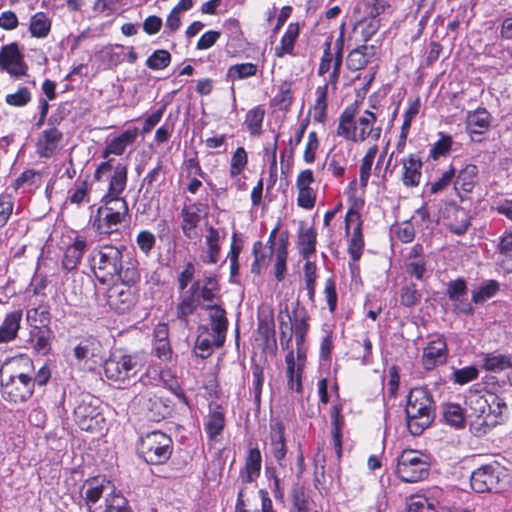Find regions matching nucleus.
Returning <instances> with one entry per match:
<instances>
[{
  "label": "nucleus",
  "mask_w": 512,
  "mask_h": 512,
  "mask_svg": "<svg viewBox=\"0 0 512 512\" xmlns=\"http://www.w3.org/2000/svg\"><path fill=\"white\" fill-rule=\"evenodd\" d=\"M172 449V439L159 430L141 436L137 445L139 456L151 465H161L168 461Z\"/></svg>",
  "instance_id": "nucleus-7"
},
{
  "label": "nucleus",
  "mask_w": 512,
  "mask_h": 512,
  "mask_svg": "<svg viewBox=\"0 0 512 512\" xmlns=\"http://www.w3.org/2000/svg\"><path fill=\"white\" fill-rule=\"evenodd\" d=\"M171 62V55L167 50H156L146 60V65L152 70H161L166 68Z\"/></svg>",
  "instance_id": "nucleus-47"
},
{
  "label": "nucleus",
  "mask_w": 512,
  "mask_h": 512,
  "mask_svg": "<svg viewBox=\"0 0 512 512\" xmlns=\"http://www.w3.org/2000/svg\"><path fill=\"white\" fill-rule=\"evenodd\" d=\"M500 290V284L496 280H486L479 287L472 290V302L482 305L493 298Z\"/></svg>",
  "instance_id": "nucleus-33"
},
{
  "label": "nucleus",
  "mask_w": 512,
  "mask_h": 512,
  "mask_svg": "<svg viewBox=\"0 0 512 512\" xmlns=\"http://www.w3.org/2000/svg\"><path fill=\"white\" fill-rule=\"evenodd\" d=\"M112 160L101 163L95 171V179L103 180L105 176L109 180L107 193L103 196L102 201L106 209L118 214V217L129 216V208L126 200L121 197L127 184V167L123 164H117L112 167Z\"/></svg>",
  "instance_id": "nucleus-3"
},
{
  "label": "nucleus",
  "mask_w": 512,
  "mask_h": 512,
  "mask_svg": "<svg viewBox=\"0 0 512 512\" xmlns=\"http://www.w3.org/2000/svg\"><path fill=\"white\" fill-rule=\"evenodd\" d=\"M271 452L277 460L280 467H284V459L286 456V445L284 438V428L282 424L277 423L271 432Z\"/></svg>",
  "instance_id": "nucleus-32"
},
{
  "label": "nucleus",
  "mask_w": 512,
  "mask_h": 512,
  "mask_svg": "<svg viewBox=\"0 0 512 512\" xmlns=\"http://www.w3.org/2000/svg\"><path fill=\"white\" fill-rule=\"evenodd\" d=\"M115 488L110 482L106 484H99L97 480H93L88 483V488L85 491V501L89 506V510L92 512V508L99 505V501L102 496L107 497V493H111Z\"/></svg>",
  "instance_id": "nucleus-28"
},
{
  "label": "nucleus",
  "mask_w": 512,
  "mask_h": 512,
  "mask_svg": "<svg viewBox=\"0 0 512 512\" xmlns=\"http://www.w3.org/2000/svg\"><path fill=\"white\" fill-rule=\"evenodd\" d=\"M376 121L377 116L369 110L356 119V108L351 105L341 113L336 133L355 143H362L368 138L377 141L381 137L382 128L375 125Z\"/></svg>",
  "instance_id": "nucleus-2"
},
{
  "label": "nucleus",
  "mask_w": 512,
  "mask_h": 512,
  "mask_svg": "<svg viewBox=\"0 0 512 512\" xmlns=\"http://www.w3.org/2000/svg\"><path fill=\"white\" fill-rule=\"evenodd\" d=\"M396 236L403 243L412 242L415 237V230L410 222H403L396 228Z\"/></svg>",
  "instance_id": "nucleus-62"
},
{
  "label": "nucleus",
  "mask_w": 512,
  "mask_h": 512,
  "mask_svg": "<svg viewBox=\"0 0 512 512\" xmlns=\"http://www.w3.org/2000/svg\"><path fill=\"white\" fill-rule=\"evenodd\" d=\"M257 72V66L253 63H242L236 64L229 68L228 76L232 80L244 79L250 76H254Z\"/></svg>",
  "instance_id": "nucleus-48"
},
{
  "label": "nucleus",
  "mask_w": 512,
  "mask_h": 512,
  "mask_svg": "<svg viewBox=\"0 0 512 512\" xmlns=\"http://www.w3.org/2000/svg\"><path fill=\"white\" fill-rule=\"evenodd\" d=\"M34 349L42 354H47L50 350V332L48 330H38L32 335L31 339Z\"/></svg>",
  "instance_id": "nucleus-50"
},
{
  "label": "nucleus",
  "mask_w": 512,
  "mask_h": 512,
  "mask_svg": "<svg viewBox=\"0 0 512 512\" xmlns=\"http://www.w3.org/2000/svg\"><path fill=\"white\" fill-rule=\"evenodd\" d=\"M279 330L280 345L283 349L287 350L290 347L294 332L292 316L289 314L287 308L279 314Z\"/></svg>",
  "instance_id": "nucleus-37"
},
{
  "label": "nucleus",
  "mask_w": 512,
  "mask_h": 512,
  "mask_svg": "<svg viewBox=\"0 0 512 512\" xmlns=\"http://www.w3.org/2000/svg\"><path fill=\"white\" fill-rule=\"evenodd\" d=\"M402 164V182L406 187H416L420 183L422 162L416 156L411 154L401 160Z\"/></svg>",
  "instance_id": "nucleus-20"
},
{
  "label": "nucleus",
  "mask_w": 512,
  "mask_h": 512,
  "mask_svg": "<svg viewBox=\"0 0 512 512\" xmlns=\"http://www.w3.org/2000/svg\"><path fill=\"white\" fill-rule=\"evenodd\" d=\"M225 425V417L222 412L214 411L208 417L205 429L210 439H215L222 432Z\"/></svg>",
  "instance_id": "nucleus-45"
},
{
  "label": "nucleus",
  "mask_w": 512,
  "mask_h": 512,
  "mask_svg": "<svg viewBox=\"0 0 512 512\" xmlns=\"http://www.w3.org/2000/svg\"><path fill=\"white\" fill-rule=\"evenodd\" d=\"M125 219V217H118L115 212L100 206L93 221V227L99 233L111 234L118 230V225L124 222Z\"/></svg>",
  "instance_id": "nucleus-19"
},
{
  "label": "nucleus",
  "mask_w": 512,
  "mask_h": 512,
  "mask_svg": "<svg viewBox=\"0 0 512 512\" xmlns=\"http://www.w3.org/2000/svg\"><path fill=\"white\" fill-rule=\"evenodd\" d=\"M448 356L447 343L444 337L430 341L423 350L422 364L426 370H432L446 362Z\"/></svg>",
  "instance_id": "nucleus-16"
},
{
  "label": "nucleus",
  "mask_w": 512,
  "mask_h": 512,
  "mask_svg": "<svg viewBox=\"0 0 512 512\" xmlns=\"http://www.w3.org/2000/svg\"><path fill=\"white\" fill-rule=\"evenodd\" d=\"M455 176V169L454 168H450L448 171L444 172L442 174V176L440 177V179H438L437 181L433 182L431 185H430V193L431 194H436L442 190H444L453 180Z\"/></svg>",
  "instance_id": "nucleus-59"
},
{
  "label": "nucleus",
  "mask_w": 512,
  "mask_h": 512,
  "mask_svg": "<svg viewBox=\"0 0 512 512\" xmlns=\"http://www.w3.org/2000/svg\"><path fill=\"white\" fill-rule=\"evenodd\" d=\"M407 427L411 434L420 435L435 418V402L424 387L411 389L405 408Z\"/></svg>",
  "instance_id": "nucleus-4"
},
{
  "label": "nucleus",
  "mask_w": 512,
  "mask_h": 512,
  "mask_svg": "<svg viewBox=\"0 0 512 512\" xmlns=\"http://www.w3.org/2000/svg\"><path fill=\"white\" fill-rule=\"evenodd\" d=\"M478 175V168L476 165L469 164L465 166L458 174L456 184L460 185L461 188L466 191H472L474 184L476 183Z\"/></svg>",
  "instance_id": "nucleus-41"
},
{
  "label": "nucleus",
  "mask_w": 512,
  "mask_h": 512,
  "mask_svg": "<svg viewBox=\"0 0 512 512\" xmlns=\"http://www.w3.org/2000/svg\"><path fill=\"white\" fill-rule=\"evenodd\" d=\"M252 252L254 255V262L251 266V272L254 274H260L262 268L267 265V259L265 253L263 252L262 242H255Z\"/></svg>",
  "instance_id": "nucleus-53"
},
{
  "label": "nucleus",
  "mask_w": 512,
  "mask_h": 512,
  "mask_svg": "<svg viewBox=\"0 0 512 512\" xmlns=\"http://www.w3.org/2000/svg\"><path fill=\"white\" fill-rule=\"evenodd\" d=\"M248 157L243 147H239L231 157L230 175L236 177L247 165Z\"/></svg>",
  "instance_id": "nucleus-49"
},
{
  "label": "nucleus",
  "mask_w": 512,
  "mask_h": 512,
  "mask_svg": "<svg viewBox=\"0 0 512 512\" xmlns=\"http://www.w3.org/2000/svg\"><path fill=\"white\" fill-rule=\"evenodd\" d=\"M137 136L138 129L136 127L125 130L107 145L103 157H107L109 154L121 155L126 147L136 140Z\"/></svg>",
  "instance_id": "nucleus-27"
},
{
  "label": "nucleus",
  "mask_w": 512,
  "mask_h": 512,
  "mask_svg": "<svg viewBox=\"0 0 512 512\" xmlns=\"http://www.w3.org/2000/svg\"><path fill=\"white\" fill-rule=\"evenodd\" d=\"M98 402L91 395H84L74 408V420L81 430L94 432L103 428L104 418Z\"/></svg>",
  "instance_id": "nucleus-10"
},
{
  "label": "nucleus",
  "mask_w": 512,
  "mask_h": 512,
  "mask_svg": "<svg viewBox=\"0 0 512 512\" xmlns=\"http://www.w3.org/2000/svg\"><path fill=\"white\" fill-rule=\"evenodd\" d=\"M298 35L299 25L297 23H290L281 38L280 45L275 47V55L281 58L286 54H291Z\"/></svg>",
  "instance_id": "nucleus-34"
},
{
  "label": "nucleus",
  "mask_w": 512,
  "mask_h": 512,
  "mask_svg": "<svg viewBox=\"0 0 512 512\" xmlns=\"http://www.w3.org/2000/svg\"><path fill=\"white\" fill-rule=\"evenodd\" d=\"M261 462L260 450L258 448L250 449L245 460V466L240 474L242 482L251 483L259 476Z\"/></svg>",
  "instance_id": "nucleus-25"
},
{
  "label": "nucleus",
  "mask_w": 512,
  "mask_h": 512,
  "mask_svg": "<svg viewBox=\"0 0 512 512\" xmlns=\"http://www.w3.org/2000/svg\"><path fill=\"white\" fill-rule=\"evenodd\" d=\"M374 46L361 45L353 49L347 57V67L351 71L363 69L374 56Z\"/></svg>",
  "instance_id": "nucleus-26"
},
{
  "label": "nucleus",
  "mask_w": 512,
  "mask_h": 512,
  "mask_svg": "<svg viewBox=\"0 0 512 512\" xmlns=\"http://www.w3.org/2000/svg\"><path fill=\"white\" fill-rule=\"evenodd\" d=\"M85 248L86 241L81 238H77L72 245L68 246L65 250L62 260L63 268L68 271L76 269L82 258Z\"/></svg>",
  "instance_id": "nucleus-31"
},
{
  "label": "nucleus",
  "mask_w": 512,
  "mask_h": 512,
  "mask_svg": "<svg viewBox=\"0 0 512 512\" xmlns=\"http://www.w3.org/2000/svg\"><path fill=\"white\" fill-rule=\"evenodd\" d=\"M219 240L220 236L218 230L210 226L207 229V234L205 236V244L207 250L205 254L201 256V259L204 263L215 264L218 261L220 254Z\"/></svg>",
  "instance_id": "nucleus-30"
},
{
  "label": "nucleus",
  "mask_w": 512,
  "mask_h": 512,
  "mask_svg": "<svg viewBox=\"0 0 512 512\" xmlns=\"http://www.w3.org/2000/svg\"><path fill=\"white\" fill-rule=\"evenodd\" d=\"M466 403L470 411L469 416L482 419L479 423L481 426L495 425L497 418L503 412L502 409L506 407L503 400L492 393L481 395L477 392H470Z\"/></svg>",
  "instance_id": "nucleus-8"
},
{
  "label": "nucleus",
  "mask_w": 512,
  "mask_h": 512,
  "mask_svg": "<svg viewBox=\"0 0 512 512\" xmlns=\"http://www.w3.org/2000/svg\"><path fill=\"white\" fill-rule=\"evenodd\" d=\"M133 403L138 406L139 413L147 420L159 422L170 413L169 406L151 391L135 396Z\"/></svg>",
  "instance_id": "nucleus-11"
},
{
  "label": "nucleus",
  "mask_w": 512,
  "mask_h": 512,
  "mask_svg": "<svg viewBox=\"0 0 512 512\" xmlns=\"http://www.w3.org/2000/svg\"><path fill=\"white\" fill-rule=\"evenodd\" d=\"M442 414L447 424L455 428H462L464 426L465 416L460 405L454 403L444 404Z\"/></svg>",
  "instance_id": "nucleus-39"
},
{
  "label": "nucleus",
  "mask_w": 512,
  "mask_h": 512,
  "mask_svg": "<svg viewBox=\"0 0 512 512\" xmlns=\"http://www.w3.org/2000/svg\"><path fill=\"white\" fill-rule=\"evenodd\" d=\"M478 377V370L474 366H467L453 372L454 381L464 385Z\"/></svg>",
  "instance_id": "nucleus-56"
},
{
  "label": "nucleus",
  "mask_w": 512,
  "mask_h": 512,
  "mask_svg": "<svg viewBox=\"0 0 512 512\" xmlns=\"http://www.w3.org/2000/svg\"><path fill=\"white\" fill-rule=\"evenodd\" d=\"M124 246L100 245L90 254L91 268L101 283L118 277L125 283H135L140 275L133 261L124 262Z\"/></svg>",
  "instance_id": "nucleus-1"
},
{
  "label": "nucleus",
  "mask_w": 512,
  "mask_h": 512,
  "mask_svg": "<svg viewBox=\"0 0 512 512\" xmlns=\"http://www.w3.org/2000/svg\"><path fill=\"white\" fill-rule=\"evenodd\" d=\"M62 138V132L55 127L44 130L36 144L38 155L43 158L52 157L57 151Z\"/></svg>",
  "instance_id": "nucleus-18"
},
{
  "label": "nucleus",
  "mask_w": 512,
  "mask_h": 512,
  "mask_svg": "<svg viewBox=\"0 0 512 512\" xmlns=\"http://www.w3.org/2000/svg\"><path fill=\"white\" fill-rule=\"evenodd\" d=\"M421 293L414 283L405 284L400 290V303L405 307H414L421 300Z\"/></svg>",
  "instance_id": "nucleus-44"
},
{
  "label": "nucleus",
  "mask_w": 512,
  "mask_h": 512,
  "mask_svg": "<svg viewBox=\"0 0 512 512\" xmlns=\"http://www.w3.org/2000/svg\"><path fill=\"white\" fill-rule=\"evenodd\" d=\"M331 420H332V436L334 446L337 450L338 455H341V428L343 425V417L341 415V407L338 405H334L331 408L330 412Z\"/></svg>",
  "instance_id": "nucleus-43"
},
{
  "label": "nucleus",
  "mask_w": 512,
  "mask_h": 512,
  "mask_svg": "<svg viewBox=\"0 0 512 512\" xmlns=\"http://www.w3.org/2000/svg\"><path fill=\"white\" fill-rule=\"evenodd\" d=\"M490 114L486 109L470 111L466 116V127L470 135L484 134L490 127Z\"/></svg>",
  "instance_id": "nucleus-23"
},
{
  "label": "nucleus",
  "mask_w": 512,
  "mask_h": 512,
  "mask_svg": "<svg viewBox=\"0 0 512 512\" xmlns=\"http://www.w3.org/2000/svg\"><path fill=\"white\" fill-rule=\"evenodd\" d=\"M143 366L144 358L142 355L138 353L128 354L117 349L104 362L103 368L109 381L115 383L119 388H124L130 384Z\"/></svg>",
  "instance_id": "nucleus-5"
},
{
  "label": "nucleus",
  "mask_w": 512,
  "mask_h": 512,
  "mask_svg": "<svg viewBox=\"0 0 512 512\" xmlns=\"http://www.w3.org/2000/svg\"><path fill=\"white\" fill-rule=\"evenodd\" d=\"M21 319V310H16L6 315L0 327V342H9L17 336Z\"/></svg>",
  "instance_id": "nucleus-29"
},
{
  "label": "nucleus",
  "mask_w": 512,
  "mask_h": 512,
  "mask_svg": "<svg viewBox=\"0 0 512 512\" xmlns=\"http://www.w3.org/2000/svg\"><path fill=\"white\" fill-rule=\"evenodd\" d=\"M297 359L293 351H289L285 357L287 364L288 386L298 393L302 392L301 371L305 363V353L298 350Z\"/></svg>",
  "instance_id": "nucleus-17"
},
{
  "label": "nucleus",
  "mask_w": 512,
  "mask_h": 512,
  "mask_svg": "<svg viewBox=\"0 0 512 512\" xmlns=\"http://www.w3.org/2000/svg\"><path fill=\"white\" fill-rule=\"evenodd\" d=\"M200 295L197 294V297L202 298L204 301L211 302L214 297L215 293L218 290V283L215 278L213 277H207L205 279L204 285L200 286Z\"/></svg>",
  "instance_id": "nucleus-57"
},
{
  "label": "nucleus",
  "mask_w": 512,
  "mask_h": 512,
  "mask_svg": "<svg viewBox=\"0 0 512 512\" xmlns=\"http://www.w3.org/2000/svg\"><path fill=\"white\" fill-rule=\"evenodd\" d=\"M316 195L312 189L298 190V205L305 209H312L315 205Z\"/></svg>",
  "instance_id": "nucleus-64"
},
{
  "label": "nucleus",
  "mask_w": 512,
  "mask_h": 512,
  "mask_svg": "<svg viewBox=\"0 0 512 512\" xmlns=\"http://www.w3.org/2000/svg\"><path fill=\"white\" fill-rule=\"evenodd\" d=\"M210 328L205 327L206 332H202L196 341V349L202 352L198 354L201 358H206L213 347H221L226 338L228 321L225 310L218 306H208Z\"/></svg>",
  "instance_id": "nucleus-6"
},
{
  "label": "nucleus",
  "mask_w": 512,
  "mask_h": 512,
  "mask_svg": "<svg viewBox=\"0 0 512 512\" xmlns=\"http://www.w3.org/2000/svg\"><path fill=\"white\" fill-rule=\"evenodd\" d=\"M446 293L452 302H456L458 298L465 297L467 294V285L464 279H456L447 284Z\"/></svg>",
  "instance_id": "nucleus-51"
},
{
  "label": "nucleus",
  "mask_w": 512,
  "mask_h": 512,
  "mask_svg": "<svg viewBox=\"0 0 512 512\" xmlns=\"http://www.w3.org/2000/svg\"><path fill=\"white\" fill-rule=\"evenodd\" d=\"M92 512H130L128 501L115 489L107 493L103 503L92 508Z\"/></svg>",
  "instance_id": "nucleus-24"
},
{
  "label": "nucleus",
  "mask_w": 512,
  "mask_h": 512,
  "mask_svg": "<svg viewBox=\"0 0 512 512\" xmlns=\"http://www.w3.org/2000/svg\"><path fill=\"white\" fill-rule=\"evenodd\" d=\"M0 69L7 71L11 76L19 78L26 75L27 65L17 43H10L0 51Z\"/></svg>",
  "instance_id": "nucleus-14"
},
{
  "label": "nucleus",
  "mask_w": 512,
  "mask_h": 512,
  "mask_svg": "<svg viewBox=\"0 0 512 512\" xmlns=\"http://www.w3.org/2000/svg\"><path fill=\"white\" fill-rule=\"evenodd\" d=\"M265 112L262 108L256 107L248 111L245 119V123L249 132L252 135H259L261 133L262 122L264 119Z\"/></svg>",
  "instance_id": "nucleus-46"
},
{
  "label": "nucleus",
  "mask_w": 512,
  "mask_h": 512,
  "mask_svg": "<svg viewBox=\"0 0 512 512\" xmlns=\"http://www.w3.org/2000/svg\"><path fill=\"white\" fill-rule=\"evenodd\" d=\"M428 457L416 450H404L398 457L396 473L407 483L424 480L429 475Z\"/></svg>",
  "instance_id": "nucleus-9"
},
{
  "label": "nucleus",
  "mask_w": 512,
  "mask_h": 512,
  "mask_svg": "<svg viewBox=\"0 0 512 512\" xmlns=\"http://www.w3.org/2000/svg\"><path fill=\"white\" fill-rule=\"evenodd\" d=\"M131 283L121 281L112 285L107 291V304L118 313H125L136 302L135 294L130 287Z\"/></svg>",
  "instance_id": "nucleus-15"
},
{
  "label": "nucleus",
  "mask_w": 512,
  "mask_h": 512,
  "mask_svg": "<svg viewBox=\"0 0 512 512\" xmlns=\"http://www.w3.org/2000/svg\"><path fill=\"white\" fill-rule=\"evenodd\" d=\"M33 378L27 374L20 373L10 376L6 382H2V395L11 402H24L33 394Z\"/></svg>",
  "instance_id": "nucleus-12"
},
{
  "label": "nucleus",
  "mask_w": 512,
  "mask_h": 512,
  "mask_svg": "<svg viewBox=\"0 0 512 512\" xmlns=\"http://www.w3.org/2000/svg\"><path fill=\"white\" fill-rule=\"evenodd\" d=\"M51 30V20L43 12L34 14L30 19L29 31L33 37L45 38Z\"/></svg>",
  "instance_id": "nucleus-35"
},
{
  "label": "nucleus",
  "mask_w": 512,
  "mask_h": 512,
  "mask_svg": "<svg viewBox=\"0 0 512 512\" xmlns=\"http://www.w3.org/2000/svg\"><path fill=\"white\" fill-rule=\"evenodd\" d=\"M297 246L303 259L308 260L316 251L317 233L313 227L299 226Z\"/></svg>",
  "instance_id": "nucleus-21"
},
{
  "label": "nucleus",
  "mask_w": 512,
  "mask_h": 512,
  "mask_svg": "<svg viewBox=\"0 0 512 512\" xmlns=\"http://www.w3.org/2000/svg\"><path fill=\"white\" fill-rule=\"evenodd\" d=\"M200 211V205L198 204L184 206L181 210L182 232L189 239H193L197 236L196 227L201 219Z\"/></svg>",
  "instance_id": "nucleus-22"
},
{
  "label": "nucleus",
  "mask_w": 512,
  "mask_h": 512,
  "mask_svg": "<svg viewBox=\"0 0 512 512\" xmlns=\"http://www.w3.org/2000/svg\"><path fill=\"white\" fill-rule=\"evenodd\" d=\"M5 100L9 105L22 107L31 100V93L27 87H22L15 93L6 95Z\"/></svg>",
  "instance_id": "nucleus-54"
},
{
  "label": "nucleus",
  "mask_w": 512,
  "mask_h": 512,
  "mask_svg": "<svg viewBox=\"0 0 512 512\" xmlns=\"http://www.w3.org/2000/svg\"><path fill=\"white\" fill-rule=\"evenodd\" d=\"M377 152H378V147L376 145L370 147L361 161L360 169H359V174H360L359 176H360V185L362 187H366L368 184V180L371 175L373 161H374V158H375Z\"/></svg>",
  "instance_id": "nucleus-42"
},
{
  "label": "nucleus",
  "mask_w": 512,
  "mask_h": 512,
  "mask_svg": "<svg viewBox=\"0 0 512 512\" xmlns=\"http://www.w3.org/2000/svg\"><path fill=\"white\" fill-rule=\"evenodd\" d=\"M14 207V197L11 194L3 193L0 195V227L4 226L9 220Z\"/></svg>",
  "instance_id": "nucleus-52"
},
{
  "label": "nucleus",
  "mask_w": 512,
  "mask_h": 512,
  "mask_svg": "<svg viewBox=\"0 0 512 512\" xmlns=\"http://www.w3.org/2000/svg\"><path fill=\"white\" fill-rule=\"evenodd\" d=\"M136 241L141 251L147 254L155 245V236L151 232L143 230L137 235Z\"/></svg>",
  "instance_id": "nucleus-61"
},
{
  "label": "nucleus",
  "mask_w": 512,
  "mask_h": 512,
  "mask_svg": "<svg viewBox=\"0 0 512 512\" xmlns=\"http://www.w3.org/2000/svg\"><path fill=\"white\" fill-rule=\"evenodd\" d=\"M501 470L499 466L485 465L472 472L471 487L475 492L485 493L498 489Z\"/></svg>",
  "instance_id": "nucleus-13"
},
{
  "label": "nucleus",
  "mask_w": 512,
  "mask_h": 512,
  "mask_svg": "<svg viewBox=\"0 0 512 512\" xmlns=\"http://www.w3.org/2000/svg\"><path fill=\"white\" fill-rule=\"evenodd\" d=\"M252 375H253V390H254V400L259 405L261 399V391L264 382V370L260 365H254L252 367Z\"/></svg>",
  "instance_id": "nucleus-55"
},
{
  "label": "nucleus",
  "mask_w": 512,
  "mask_h": 512,
  "mask_svg": "<svg viewBox=\"0 0 512 512\" xmlns=\"http://www.w3.org/2000/svg\"><path fill=\"white\" fill-rule=\"evenodd\" d=\"M452 144V138L450 136H442L431 148L430 156L437 159L440 156L446 155Z\"/></svg>",
  "instance_id": "nucleus-58"
},
{
  "label": "nucleus",
  "mask_w": 512,
  "mask_h": 512,
  "mask_svg": "<svg viewBox=\"0 0 512 512\" xmlns=\"http://www.w3.org/2000/svg\"><path fill=\"white\" fill-rule=\"evenodd\" d=\"M221 34L218 31L209 30L205 32L197 42L196 48L198 50H206L212 47L217 40L220 38Z\"/></svg>",
  "instance_id": "nucleus-63"
},
{
  "label": "nucleus",
  "mask_w": 512,
  "mask_h": 512,
  "mask_svg": "<svg viewBox=\"0 0 512 512\" xmlns=\"http://www.w3.org/2000/svg\"><path fill=\"white\" fill-rule=\"evenodd\" d=\"M101 345L100 342L94 338H87L82 340L74 348V356L78 360H87L93 357H97L100 353Z\"/></svg>",
  "instance_id": "nucleus-38"
},
{
  "label": "nucleus",
  "mask_w": 512,
  "mask_h": 512,
  "mask_svg": "<svg viewBox=\"0 0 512 512\" xmlns=\"http://www.w3.org/2000/svg\"><path fill=\"white\" fill-rule=\"evenodd\" d=\"M200 289V282H194L190 289L189 295L186 296L182 302L178 305V315L180 318L185 319L187 316L192 314L199 304V297H197V293Z\"/></svg>",
  "instance_id": "nucleus-36"
},
{
  "label": "nucleus",
  "mask_w": 512,
  "mask_h": 512,
  "mask_svg": "<svg viewBox=\"0 0 512 512\" xmlns=\"http://www.w3.org/2000/svg\"><path fill=\"white\" fill-rule=\"evenodd\" d=\"M483 366L490 372H501L512 367L511 360L505 355L487 354L483 359Z\"/></svg>",
  "instance_id": "nucleus-40"
},
{
  "label": "nucleus",
  "mask_w": 512,
  "mask_h": 512,
  "mask_svg": "<svg viewBox=\"0 0 512 512\" xmlns=\"http://www.w3.org/2000/svg\"><path fill=\"white\" fill-rule=\"evenodd\" d=\"M287 249L285 247H278L275 262V277L281 281L286 271Z\"/></svg>",
  "instance_id": "nucleus-60"
}]
</instances>
